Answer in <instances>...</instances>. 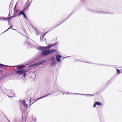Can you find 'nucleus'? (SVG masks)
I'll use <instances>...</instances> for the list:
<instances>
[{
    "label": "nucleus",
    "mask_w": 122,
    "mask_h": 122,
    "mask_svg": "<svg viewBox=\"0 0 122 122\" xmlns=\"http://www.w3.org/2000/svg\"><path fill=\"white\" fill-rule=\"evenodd\" d=\"M44 50L41 53V54L43 56L48 55L56 51V50L55 49L53 50Z\"/></svg>",
    "instance_id": "nucleus-1"
},
{
    "label": "nucleus",
    "mask_w": 122,
    "mask_h": 122,
    "mask_svg": "<svg viewBox=\"0 0 122 122\" xmlns=\"http://www.w3.org/2000/svg\"><path fill=\"white\" fill-rule=\"evenodd\" d=\"M53 45H51V44H49L48 46L46 47H39L38 48V49L40 50L43 51V49L50 48Z\"/></svg>",
    "instance_id": "nucleus-2"
},
{
    "label": "nucleus",
    "mask_w": 122,
    "mask_h": 122,
    "mask_svg": "<svg viewBox=\"0 0 122 122\" xmlns=\"http://www.w3.org/2000/svg\"><path fill=\"white\" fill-rule=\"evenodd\" d=\"M46 61L45 60H43L40 61L38 62H36L32 64V66H36L41 64L45 62Z\"/></svg>",
    "instance_id": "nucleus-3"
},
{
    "label": "nucleus",
    "mask_w": 122,
    "mask_h": 122,
    "mask_svg": "<svg viewBox=\"0 0 122 122\" xmlns=\"http://www.w3.org/2000/svg\"><path fill=\"white\" fill-rule=\"evenodd\" d=\"M15 7L14 9L15 13L18 15H20V14L21 13L22 11H20L18 10H15Z\"/></svg>",
    "instance_id": "nucleus-4"
},
{
    "label": "nucleus",
    "mask_w": 122,
    "mask_h": 122,
    "mask_svg": "<svg viewBox=\"0 0 122 122\" xmlns=\"http://www.w3.org/2000/svg\"><path fill=\"white\" fill-rule=\"evenodd\" d=\"M25 72V70H22L21 71H17L16 72L17 73L21 75L24 73Z\"/></svg>",
    "instance_id": "nucleus-5"
},
{
    "label": "nucleus",
    "mask_w": 122,
    "mask_h": 122,
    "mask_svg": "<svg viewBox=\"0 0 122 122\" xmlns=\"http://www.w3.org/2000/svg\"><path fill=\"white\" fill-rule=\"evenodd\" d=\"M51 93L48 94L47 95H45V96H44L42 97H41L36 98V99L35 100H34V102H35L36 101H38V100H39L40 99H41L42 98H44V97H46L48 96V95H51Z\"/></svg>",
    "instance_id": "nucleus-6"
},
{
    "label": "nucleus",
    "mask_w": 122,
    "mask_h": 122,
    "mask_svg": "<svg viewBox=\"0 0 122 122\" xmlns=\"http://www.w3.org/2000/svg\"><path fill=\"white\" fill-rule=\"evenodd\" d=\"M62 57V56L60 55H58L56 56V59L57 61L58 62H60L61 61L60 59V58Z\"/></svg>",
    "instance_id": "nucleus-7"
},
{
    "label": "nucleus",
    "mask_w": 122,
    "mask_h": 122,
    "mask_svg": "<svg viewBox=\"0 0 122 122\" xmlns=\"http://www.w3.org/2000/svg\"><path fill=\"white\" fill-rule=\"evenodd\" d=\"M97 105H98L99 106H101L102 105V104L99 102H95L93 105V107H95Z\"/></svg>",
    "instance_id": "nucleus-8"
},
{
    "label": "nucleus",
    "mask_w": 122,
    "mask_h": 122,
    "mask_svg": "<svg viewBox=\"0 0 122 122\" xmlns=\"http://www.w3.org/2000/svg\"><path fill=\"white\" fill-rule=\"evenodd\" d=\"M20 102H21L22 104H23V106L24 107H27L28 106L25 103V101H21V100H20L19 101Z\"/></svg>",
    "instance_id": "nucleus-9"
},
{
    "label": "nucleus",
    "mask_w": 122,
    "mask_h": 122,
    "mask_svg": "<svg viewBox=\"0 0 122 122\" xmlns=\"http://www.w3.org/2000/svg\"><path fill=\"white\" fill-rule=\"evenodd\" d=\"M76 94L78 95H86V96H93V95H91V94H79V93H76Z\"/></svg>",
    "instance_id": "nucleus-10"
},
{
    "label": "nucleus",
    "mask_w": 122,
    "mask_h": 122,
    "mask_svg": "<svg viewBox=\"0 0 122 122\" xmlns=\"http://www.w3.org/2000/svg\"><path fill=\"white\" fill-rule=\"evenodd\" d=\"M15 16H12L11 17H10L7 18H6V19L4 18V19L5 20H7V19H8V22H9L10 19H11V18L12 17H14Z\"/></svg>",
    "instance_id": "nucleus-11"
},
{
    "label": "nucleus",
    "mask_w": 122,
    "mask_h": 122,
    "mask_svg": "<svg viewBox=\"0 0 122 122\" xmlns=\"http://www.w3.org/2000/svg\"><path fill=\"white\" fill-rule=\"evenodd\" d=\"M56 63L57 62H53L51 64V66H55L56 65Z\"/></svg>",
    "instance_id": "nucleus-12"
},
{
    "label": "nucleus",
    "mask_w": 122,
    "mask_h": 122,
    "mask_svg": "<svg viewBox=\"0 0 122 122\" xmlns=\"http://www.w3.org/2000/svg\"><path fill=\"white\" fill-rule=\"evenodd\" d=\"M22 14L23 15L24 18L27 19V17H26V15L24 12H22L20 14V15Z\"/></svg>",
    "instance_id": "nucleus-13"
},
{
    "label": "nucleus",
    "mask_w": 122,
    "mask_h": 122,
    "mask_svg": "<svg viewBox=\"0 0 122 122\" xmlns=\"http://www.w3.org/2000/svg\"><path fill=\"white\" fill-rule=\"evenodd\" d=\"M48 32V31H47L46 33L45 34L43 35L40 38V40L41 41H42L43 40V38H44V36H45V35L46 34V33L47 32Z\"/></svg>",
    "instance_id": "nucleus-14"
},
{
    "label": "nucleus",
    "mask_w": 122,
    "mask_h": 122,
    "mask_svg": "<svg viewBox=\"0 0 122 122\" xmlns=\"http://www.w3.org/2000/svg\"><path fill=\"white\" fill-rule=\"evenodd\" d=\"M24 66L23 65H19L17 66L20 69H21L22 68H23L24 67Z\"/></svg>",
    "instance_id": "nucleus-15"
},
{
    "label": "nucleus",
    "mask_w": 122,
    "mask_h": 122,
    "mask_svg": "<svg viewBox=\"0 0 122 122\" xmlns=\"http://www.w3.org/2000/svg\"><path fill=\"white\" fill-rule=\"evenodd\" d=\"M10 95L11 96H10V97H13V96L14 95V92H10Z\"/></svg>",
    "instance_id": "nucleus-16"
},
{
    "label": "nucleus",
    "mask_w": 122,
    "mask_h": 122,
    "mask_svg": "<svg viewBox=\"0 0 122 122\" xmlns=\"http://www.w3.org/2000/svg\"><path fill=\"white\" fill-rule=\"evenodd\" d=\"M116 69L117 70V72L118 73V74H119L120 73V71L118 69L116 68Z\"/></svg>",
    "instance_id": "nucleus-17"
},
{
    "label": "nucleus",
    "mask_w": 122,
    "mask_h": 122,
    "mask_svg": "<svg viewBox=\"0 0 122 122\" xmlns=\"http://www.w3.org/2000/svg\"><path fill=\"white\" fill-rule=\"evenodd\" d=\"M66 93V94H76V93H69V92H68V93Z\"/></svg>",
    "instance_id": "nucleus-18"
},
{
    "label": "nucleus",
    "mask_w": 122,
    "mask_h": 122,
    "mask_svg": "<svg viewBox=\"0 0 122 122\" xmlns=\"http://www.w3.org/2000/svg\"><path fill=\"white\" fill-rule=\"evenodd\" d=\"M73 12H72L69 15V16L66 19V20L69 17V16H70L73 13Z\"/></svg>",
    "instance_id": "nucleus-19"
},
{
    "label": "nucleus",
    "mask_w": 122,
    "mask_h": 122,
    "mask_svg": "<svg viewBox=\"0 0 122 122\" xmlns=\"http://www.w3.org/2000/svg\"><path fill=\"white\" fill-rule=\"evenodd\" d=\"M32 64L31 65H30L28 67H33V66H32Z\"/></svg>",
    "instance_id": "nucleus-20"
},
{
    "label": "nucleus",
    "mask_w": 122,
    "mask_h": 122,
    "mask_svg": "<svg viewBox=\"0 0 122 122\" xmlns=\"http://www.w3.org/2000/svg\"><path fill=\"white\" fill-rule=\"evenodd\" d=\"M5 66V65L0 63V66Z\"/></svg>",
    "instance_id": "nucleus-21"
},
{
    "label": "nucleus",
    "mask_w": 122,
    "mask_h": 122,
    "mask_svg": "<svg viewBox=\"0 0 122 122\" xmlns=\"http://www.w3.org/2000/svg\"><path fill=\"white\" fill-rule=\"evenodd\" d=\"M11 27V26H10L5 31H6L8 30Z\"/></svg>",
    "instance_id": "nucleus-22"
},
{
    "label": "nucleus",
    "mask_w": 122,
    "mask_h": 122,
    "mask_svg": "<svg viewBox=\"0 0 122 122\" xmlns=\"http://www.w3.org/2000/svg\"><path fill=\"white\" fill-rule=\"evenodd\" d=\"M31 102V100H30V104H32L33 103H32Z\"/></svg>",
    "instance_id": "nucleus-23"
},
{
    "label": "nucleus",
    "mask_w": 122,
    "mask_h": 122,
    "mask_svg": "<svg viewBox=\"0 0 122 122\" xmlns=\"http://www.w3.org/2000/svg\"><path fill=\"white\" fill-rule=\"evenodd\" d=\"M33 119L34 121H36V118H34Z\"/></svg>",
    "instance_id": "nucleus-24"
},
{
    "label": "nucleus",
    "mask_w": 122,
    "mask_h": 122,
    "mask_svg": "<svg viewBox=\"0 0 122 122\" xmlns=\"http://www.w3.org/2000/svg\"><path fill=\"white\" fill-rule=\"evenodd\" d=\"M26 73H25L24 74H23V76H25V75H26Z\"/></svg>",
    "instance_id": "nucleus-25"
},
{
    "label": "nucleus",
    "mask_w": 122,
    "mask_h": 122,
    "mask_svg": "<svg viewBox=\"0 0 122 122\" xmlns=\"http://www.w3.org/2000/svg\"><path fill=\"white\" fill-rule=\"evenodd\" d=\"M27 43L28 44V45H30L31 44H30L29 43V42H27Z\"/></svg>",
    "instance_id": "nucleus-26"
},
{
    "label": "nucleus",
    "mask_w": 122,
    "mask_h": 122,
    "mask_svg": "<svg viewBox=\"0 0 122 122\" xmlns=\"http://www.w3.org/2000/svg\"><path fill=\"white\" fill-rule=\"evenodd\" d=\"M25 108V109L26 110H27V107H24Z\"/></svg>",
    "instance_id": "nucleus-27"
},
{
    "label": "nucleus",
    "mask_w": 122,
    "mask_h": 122,
    "mask_svg": "<svg viewBox=\"0 0 122 122\" xmlns=\"http://www.w3.org/2000/svg\"><path fill=\"white\" fill-rule=\"evenodd\" d=\"M67 57H64V58H63L62 59H64V58H66Z\"/></svg>",
    "instance_id": "nucleus-28"
},
{
    "label": "nucleus",
    "mask_w": 122,
    "mask_h": 122,
    "mask_svg": "<svg viewBox=\"0 0 122 122\" xmlns=\"http://www.w3.org/2000/svg\"><path fill=\"white\" fill-rule=\"evenodd\" d=\"M11 66V67H12V66Z\"/></svg>",
    "instance_id": "nucleus-29"
},
{
    "label": "nucleus",
    "mask_w": 122,
    "mask_h": 122,
    "mask_svg": "<svg viewBox=\"0 0 122 122\" xmlns=\"http://www.w3.org/2000/svg\"><path fill=\"white\" fill-rule=\"evenodd\" d=\"M12 29H13V30H14V29H13V28H11Z\"/></svg>",
    "instance_id": "nucleus-30"
},
{
    "label": "nucleus",
    "mask_w": 122,
    "mask_h": 122,
    "mask_svg": "<svg viewBox=\"0 0 122 122\" xmlns=\"http://www.w3.org/2000/svg\"><path fill=\"white\" fill-rule=\"evenodd\" d=\"M59 25H60V24H59V25H58L57 26H58Z\"/></svg>",
    "instance_id": "nucleus-31"
}]
</instances>
